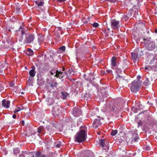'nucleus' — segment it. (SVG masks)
<instances>
[{
	"mask_svg": "<svg viewBox=\"0 0 157 157\" xmlns=\"http://www.w3.org/2000/svg\"><path fill=\"white\" fill-rule=\"evenodd\" d=\"M117 132L118 131L117 130H113L111 131V134L112 136H114L117 134Z\"/></svg>",
	"mask_w": 157,
	"mask_h": 157,
	"instance_id": "c756f323",
	"label": "nucleus"
},
{
	"mask_svg": "<svg viewBox=\"0 0 157 157\" xmlns=\"http://www.w3.org/2000/svg\"><path fill=\"white\" fill-rule=\"evenodd\" d=\"M72 113L75 117H78L81 115L82 111L79 107H75L72 110Z\"/></svg>",
	"mask_w": 157,
	"mask_h": 157,
	"instance_id": "423d86ee",
	"label": "nucleus"
},
{
	"mask_svg": "<svg viewBox=\"0 0 157 157\" xmlns=\"http://www.w3.org/2000/svg\"><path fill=\"white\" fill-rule=\"evenodd\" d=\"M99 25L96 22H95L92 24V26L93 27L96 28Z\"/></svg>",
	"mask_w": 157,
	"mask_h": 157,
	"instance_id": "ea45409f",
	"label": "nucleus"
},
{
	"mask_svg": "<svg viewBox=\"0 0 157 157\" xmlns=\"http://www.w3.org/2000/svg\"><path fill=\"white\" fill-rule=\"evenodd\" d=\"M16 151H17V152L18 153H19V151H18V150H15L13 152H14V154H16Z\"/></svg>",
	"mask_w": 157,
	"mask_h": 157,
	"instance_id": "603ef678",
	"label": "nucleus"
},
{
	"mask_svg": "<svg viewBox=\"0 0 157 157\" xmlns=\"http://www.w3.org/2000/svg\"><path fill=\"white\" fill-rule=\"evenodd\" d=\"M35 38L34 35L33 34L26 35L25 41L26 43L29 44L33 41Z\"/></svg>",
	"mask_w": 157,
	"mask_h": 157,
	"instance_id": "1a4fd4ad",
	"label": "nucleus"
},
{
	"mask_svg": "<svg viewBox=\"0 0 157 157\" xmlns=\"http://www.w3.org/2000/svg\"><path fill=\"white\" fill-rule=\"evenodd\" d=\"M38 42L39 44H41L44 41V38L41 35H38Z\"/></svg>",
	"mask_w": 157,
	"mask_h": 157,
	"instance_id": "4be33fe9",
	"label": "nucleus"
},
{
	"mask_svg": "<svg viewBox=\"0 0 157 157\" xmlns=\"http://www.w3.org/2000/svg\"><path fill=\"white\" fill-rule=\"evenodd\" d=\"M61 97L63 99H67V97L69 94L67 93L65 91H62L61 92Z\"/></svg>",
	"mask_w": 157,
	"mask_h": 157,
	"instance_id": "f3484780",
	"label": "nucleus"
},
{
	"mask_svg": "<svg viewBox=\"0 0 157 157\" xmlns=\"http://www.w3.org/2000/svg\"><path fill=\"white\" fill-rule=\"evenodd\" d=\"M143 84L145 86H148L149 85H150V82L148 78H146L143 83Z\"/></svg>",
	"mask_w": 157,
	"mask_h": 157,
	"instance_id": "412c9836",
	"label": "nucleus"
},
{
	"mask_svg": "<svg viewBox=\"0 0 157 157\" xmlns=\"http://www.w3.org/2000/svg\"><path fill=\"white\" fill-rule=\"evenodd\" d=\"M55 146L57 148H60L62 146V142L59 141H56L54 142Z\"/></svg>",
	"mask_w": 157,
	"mask_h": 157,
	"instance_id": "6ab92c4d",
	"label": "nucleus"
},
{
	"mask_svg": "<svg viewBox=\"0 0 157 157\" xmlns=\"http://www.w3.org/2000/svg\"><path fill=\"white\" fill-rule=\"evenodd\" d=\"M88 96V94H86V95H84V99H85L87 100V98H86V96Z\"/></svg>",
	"mask_w": 157,
	"mask_h": 157,
	"instance_id": "864d4df0",
	"label": "nucleus"
},
{
	"mask_svg": "<svg viewBox=\"0 0 157 157\" xmlns=\"http://www.w3.org/2000/svg\"><path fill=\"white\" fill-rule=\"evenodd\" d=\"M123 18L124 19H128L129 18V16H128L127 14H124V16H123Z\"/></svg>",
	"mask_w": 157,
	"mask_h": 157,
	"instance_id": "c03bdc74",
	"label": "nucleus"
},
{
	"mask_svg": "<svg viewBox=\"0 0 157 157\" xmlns=\"http://www.w3.org/2000/svg\"><path fill=\"white\" fill-rule=\"evenodd\" d=\"M32 68V69L29 71V74L31 77H33L35 76L36 73V71L35 70V67L34 66H33Z\"/></svg>",
	"mask_w": 157,
	"mask_h": 157,
	"instance_id": "2eb2a0df",
	"label": "nucleus"
},
{
	"mask_svg": "<svg viewBox=\"0 0 157 157\" xmlns=\"http://www.w3.org/2000/svg\"><path fill=\"white\" fill-rule=\"evenodd\" d=\"M138 8H136L137 9V10H135L134 11V15L133 16V17H135L136 18V17H137V15H138V14H139V13L138 12V11L137 10V9H139L140 8V7L139 6H138Z\"/></svg>",
	"mask_w": 157,
	"mask_h": 157,
	"instance_id": "7c9ffc66",
	"label": "nucleus"
},
{
	"mask_svg": "<svg viewBox=\"0 0 157 157\" xmlns=\"http://www.w3.org/2000/svg\"><path fill=\"white\" fill-rule=\"evenodd\" d=\"M62 108L59 105L54 106L52 110V114L55 116H57L60 114Z\"/></svg>",
	"mask_w": 157,
	"mask_h": 157,
	"instance_id": "39448f33",
	"label": "nucleus"
},
{
	"mask_svg": "<svg viewBox=\"0 0 157 157\" xmlns=\"http://www.w3.org/2000/svg\"><path fill=\"white\" fill-rule=\"evenodd\" d=\"M101 124V119H95L93 123L92 127L97 128Z\"/></svg>",
	"mask_w": 157,
	"mask_h": 157,
	"instance_id": "9d476101",
	"label": "nucleus"
},
{
	"mask_svg": "<svg viewBox=\"0 0 157 157\" xmlns=\"http://www.w3.org/2000/svg\"><path fill=\"white\" fill-rule=\"evenodd\" d=\"M59 49L60 50H62V51L64 52L65 51L66 49V47L64 46H63L59 48Z\"/></svg>",
	"mask_w": 157,
	"mask_h": 157,
	"instance_id": "4c0bfd02",
	"label": "nucleus"
},
{
	"mask_svg": "<svg viewBox=\"0 0 157 157\" xmlns=\"http://www.w3.org/2000/svg\"><path fill=\"white\" fill-rule=\"evenodd\" d=\"M138 2V0H128L125 2V4L129 7H134L136 6V4Z\"/></svg>",
	"mask_w": 157,
	"mask_h": 157,
	"instance_id": "0eeeda50",
	"label": "nucleus"
},
{
	"mask_svg": "<svg viewBox=\"0 0 157 157\" xmlns=\"http://www.w3.org/2000/svg\"><path fill=\"white\" fill-rule=\"evenodd\" d=\"M116 71L117 74H119L121 73V69L120 68H117L116 69Z\"/></svg>",
	"mask_w": 157,
	"mask_h": 157,
	"instance_id": "58836bf2",
	"label": "nucleus"
},
{
	"mask_svg": "<svg viewBox=\"0 0 157 157\" xmlns=\"http://www.w3.org/2000/svg\"><path fill=\"white\" fill-rule=\"evenodd\" d=\"M41 154L40 152H37L35 154L36 156V157H40L41 155Z\"/></svg>",
	"mask_w": 157,
	"mask_h": 157,
	"instance_id": "a19ab883",
	"label": "nucleus"
},
{
	"mask_svg": "<svg viewBox=\"0 0 157 157\" xmlns=\"http://www.w3.org/2000/svg\"><path fill=\"white\" fill-rule=\"evenodd\" d=\"M154 14H157V12H155Z\"/></svg>",
	"mask_w": 157,
	"mask_h": 157,
	"instance_id": "e2e57ef3",
	"label": "nucleus"
},
{
	"mask_svg": "<svg viewBox=\"0 0 157 157\" xmlns=\"http://www.w3.org/2000/svg\"><path fill=\"white\" fill-rule=\"evenodd\" d=\"M37 132L39 133L41 132L43 135L45 133V130L44 129L43 127L42 126H40L38 128Z\"/></svg>",
	"mask_w": 157,
	"mask_h": 157,
	"instance_id": "dca6fc26",
	"label": "nucleus"
},
{
	"mask_svg": "<svg viewBox=\"0 0 157 157\" xmlns=\"http://www.w3.org/2000/svg\"><path fill=\"white\" fill-rule=\"evenodd\" d=\"M16 117H17V116H16V115L15 114H13V116H12V117H13V118H14V119H15V118H16Z\"/></svg>",
	"mask_w": 157,
	"mask_h": 157,
	"instance_id": "3c124183",
	"label": "nucleus"
},
{
	"mask_svg": "<svg viewBox=\"0 0 157 157\" xmlns=\"http://www.w3.org/2000/svg\"><path fill=\"white\" fill-rule=\"evenodd\" d=\"M116 78L120 81L123 82V80H124L125 79L123 78L122 76H121L119 74H117V76Z\"/></svg>",
	"mask_w": 157,
	"mask_h": 157,
	"instance_id": "bb28decb",
	"label": "nucleus"
},
{
	"mask_svg": "<svg viewBox=\"0 0 157 157\" xmlns=\"http://www.w3.org/2000/svg\"><path fill=\"white\" fill-rule=\"evenodd\" d=\"M102 96L103 97H105V96H106V97H107V94L105 93V94H102Z\"/></svg>",
	"mask_w": 157,
	"mask_h": 157,
	"instance_id": "6e6d98bb",
	"label": "nucleus"
},
{
	"mask_svg": "<svg viewBox=\"0 0 157 157\" xmlns=\"http://www.w3.org/2000/svg\"><path fill=\"white\" fill-rule=\"evenodd\" d=\"M63 71H58L57 70L56 73V75H54V76H57L61 74H63Z\"/></svg>",
	"mask_w": 157,
	"mask_h": 157,
	"instance_id": "e433bc0d",
	"label": "nucleus"
},
{
	"mask_svg": "<svg viewBox=\"0 0 157 157\" xmlns=\"http://www.w3.org/2000/svg\"><path fill=\"white\" fill-rule=\"evenodd\" d=\"M10 103V101H7L4 99L2 101V105L3 107L8 109L10 107L9 104Z\"/></svg>",
	"mask_w": 157,
	"mask_h": 157,
	"instance_id": "4468645a",
	"label": "nucleus"
},
{
	"mask_svg": "<svg viewBox=\"0 0 157 157\" xmlns=\"http://www.w3.org/2000/svg\"><path fill=\"white\" fill-rule=\"evenodd\" d=\"M136 132H135V136H134L133 137H132V141H133V140L135 142H137L139 138L137 137V134L136 133Z\"/></svg>",
	"mask_w": 157,
	"mask_h": 157,
	"instance_id": "393cba45",
	"label": "nucleus"
},
{
	"mask_svg": "<svg viewBox=\"0 0 157 157\" xmlns=\"http://www.w3.org/2000/svg\"><path fill=\"white\" fill-rule=\"evenodd\" d=\"M57 85V82H52V83L50 85V86L52 88H53L54 87H56Z\"/></svg>",
	"mask_w": 157,
	"mask_h": 157,
	"instance_id": "2f4dec72",
	"label": "nucleus"
},
{
	"mask_svg": "<svg viewBox=\"0 0 157 157\" xmlns=\"http://www.w3.org/2000/svg\"><path fill=\"white\" fill-rule=\"evenodd\" d=\"M45 132H47V133L51 135L54 132V129L50 125H48L46 127L45 129Z\"/></svg>",
	"mask_w": 157,
	"mask_h": 157,
	"instance_id": "f8f14e48",
	"label": "nucleus"
},
{
	"mask_svg": "<svg viewBox=\"0 0 157 157\" xmlns=\"http://www.w3.org/2000/svg\"><path fill=\"white\" fill-rule=\"evenodd\" d=\"M141 82L138 80H135L131 83L130 90L133 93L139 91L141 84Z\"/></svg>",
	"mask_w": 157,
	"mask_h": 157,
	"instance_id": "f03ea898",
	"label": "nucleus"
},
{
	"mask_svg": "<svg viewBox=\"0 0 157 157\" xmlns=\"http://www.w3.org/2000/svg\"><path fill=\"white\" fill-rule=\"evenodd\" d=\"M35 3L38 6H43L44 2L43 1H36Z\"/></svg>",
	"mask_w": 157,
	"mask_h": 157,
	"instance_id": "a878e982",
	"label": "nucleus"
},
{
	"mask_svg": "<svg viewBox=\"0 0 157 157\" xmlns=\"http://www.w3.org/2000/svg\"><path fill=\"white\" fill-rule=\"evenodd\" d=\"M155 10H156V11L157 12V6L156 7Z\"/></svg>",
	"mask_w": 157,
	"mask_h": 157,
	"instance_id": "338daca9",
	"label": "nucleus"
},
{
	"mask_svg": "<svg viewBox=\"0 0 157 157\" xmlns=\"http://www.w3.org/2000/svg\"><path fill=\"white\" fill-rule=\"evenodd\" d=\"M4 89V88L1 84V83L0 82V92L2 91Z\"/></svg>",
	"mask_w": 157,
	"mask_h": 157,
	"instance_id": "a18cd8bd",
	"label": "nucleus"
},
{
	"mask_svg": "<svg viewBox=\"0 0 157 157\" xmlns=\"http://www.w3.org/2000/svg\"><path fill=\"white\" fill-rule=\"evenodd\" d=\"M111 62L112 66L115 67L116 66V57H115L114 56L112 57Z\"/></svg>",
	"mask_w": 157,
	"mask_h": 157,
	"instance_id": "a211bd4d",
	"label": "nucleus"
},
{
	"mask_svg": "<svg viewBox=\"0 0 157 157\" xmlns=\"http://www.w3.org/2000/svg\"><path fill=\"white\" fill-rule=\"evenodd\" d=\"M23 109V108H21L20 107H18L17 109H15L14 111L13 112L14 113H16L17 112H18L20 110Z\"/></svg>",
	"mask_w": 157,
	"mask_h": 157,
	"instance_id": "f704fd0d",
	"label": "nucleus"
},
{
	"mask_svg": "<svg viewBox=\"0 0 157 157\" xmlns=\"http://www.w3.org/2000/svg\"><path fill=\"white\" fill-rule=\"evenodd\" d=\"M124 62L123 63V65L122 67L124 69L125 68H126L127 66V64H126V60H124Z\"/></svg>",
	"mask_w": 157,
	"mask_h": 157,
	"instance_id": "c9c22d12",
	"label": "nucleus"
},
{
	"mask_svg": "<svg viewBox=\"0 0 157 157\" xmlns=\"http://www.w3.org/2000/svg\"><path fill=\"white\" fill-rule=\"evenodd\" d=\"M132 59L133 62H136L140 58L137 54L134 51V52L132 53Z\"/></svg>",
	"mask_w": 157,
	"mask_h": 157,
	"instance_id": "ddd939ff",
	"label": "nucleus"
},
{
	"mask_svg": "<svg viewBox=\"0 0 157 157\" xmlns=\"http://www.w3.org/2000/svg\"><path fill=\"white\" fill-rule=\"evenodd\" d=\"M107 1L110 2L112 3H115L119 1V0H106Z\"/></svg>",
	"mask_w": 157,
	"mask_h": 157,
	"instance_id": "37998d69",
	"label": "nucleus"
},
{
	"mask_svg": "<svg viewBox=\"0 0 157 157\" xmlns=\"http://www.w3.org/2000/svg\"><path fill=\"white\" fill-rule=\"evenodd\" d=\"M86 132L84 130H81L78 132L75 136V139L78 142H81L86 139Z\"/></svg>",
	"mask_w": 157,
	"mask_h": 157,
	"instance_id": "7ed1b4c3",
	"label": "nucleus"
},
{
	"mask_svg": "<svg viewBox=\"0 0 157 157\" xmlns=\"http://www.w3.org/2000/svg\"><path fill=\"white\" fill-rule=\"evenodd\" d=\"M111 109L112 110H114V109L113 107H112Z\"/></svg>",
	"mask_w": 157,
	"mask_h": 157,
	"instance_id": "052dcab7",
	"label": "nucleus"
},
{
	"mask_svg": "<svg viewBox=\"0 0 157 157\" xmlns=\"http://www.w3.org/2000/svg\"><path fill=\"white\" fill-rule=\"evenodd\" d=\"M28 155L27 151H23L21 154L19 155L18 157H26Z\"/></svg>",
	"mask_w": 157,
	"mask_h": 157,
	"instance_id": "b1692460",
	"label": "nucleus"
},
{
	"mask_svg": "<svg viewBox=\"0 0 157 157\" xmlns=\"http://www.w3.org/2000/svg\"><path fill=\"white\" fill-rule=\"evenodd\" d=\"M99 143H100V145H101L102 147H104L105 145V144L104 140H100Z\"/></svg>",
	"mask_w": 157,
	"mask_h": 157,
	"instance_id": "cd10ccee",
	"label": "nucleus"
},
{
	"mask_svg": "<svg viewBox=\"0 0 157 157\" xmlns=\"http://www.w3.org/2000/svg\"><path fill=\"white\" fill-rule=\"evenodd\" d=\"M145 69L146 70H147V71L151 70V67H145Z\"/></svg>",
	"mask_w": 157,
	"mask_h": 157,
	"instance_id": "49530a36",
	"label": "nucleus"
},
{
	"mask_svg": "<svg viewBox=\"0 0 157 157\" xmlns=\"http://www.w3.org/2000/svg\"><path fill=\"white\" fill-rule=\"evenodd\" d=\"M145 49L143 50L140 48H137L135 49V52L140 58L142 56L144 55V52H145Z\"/></svg>",
	"mask_w": 157,
	"mask_h": 157,
	"instance_id": "9b49d317",
	"label": "nucleus"
},
{
	"mask_svg": "<svg viewBox=\"0 0 157 157\" xmlns=\"http://www.w3.org/2000/svg\"><path fill=\"white\" fill-rule=\"evenodd\" d=\"M57 70H55V69H52L50 71V73L52 75H54V74L56 75V73Z\"/></svg>",
	"mask_w": 157,
	"mask_h": 157,
	"instance_id": "72a5a7b5",
	"label": "nucleus"
},
{
	"mask_svg": "<svg viewBox=\"0 0 157 157\" xmlns=\"http://www.w3.org/2000/svg\"><path fill=\"white\" fill-rule=\"evenodd\" d=\"M26 54L29 56H30L34 54V52L31 49L28 48L26 52Z\"/></svg>",
	"mask_w": 157,
	"mask_h": 157,
	"instance_id": "aec40b11",
	"label": "nucleus"
},
{
	"mask_svg": "<svg viewBox=\"0 0 157 157\" xmlns=\"http://www.w3.org/2000/svg\"><path fill=\"white\" fill-rule=\"evenodd\" d=\"M66 0H57V1L60 3H62L66 1Z\"/></svg>",
	"mask_w": 157,
	"mask_h": 157,
	"instance_id": "de8ad7c7",
	"label": "nucleus"
},
{
	"mask_svg": "<svg viewBox=\"0 0 157 157\" xmlns=\"http://www.w3.org/2000/svg\"><path fill=\"white\" fill-rule=\"evenodd\" d=\"M40 157H46V155H42Z\"/></svg>",
	"mask_w": 157,
	"mask_h": 157,
	"instance_id": "4d7b16f0",
	"label": "nucleus"
},
{
	"mask_svg": "<svg viewBox=\"0 0 157 157\" xmlns=\"http://www.w3.org/2000/svg\"><path fill=\"white\" fill-rule=\"evenodd\" d=\"M151 70L155 71H157V65H155L153 66L152 67H151Z\"/></svg>",
	"mask_w": 157,
	"mask_h": 157,
	"instance_id": "473e14b6",
	"label": "nucleus"
},
{
	"mask_svg": "<svg viewBox=\"0 0 157 157\" xmlns=\"http://www.w3.org/2000/svg\"><path fill=\"white\" fill-rule=\"evenodd\" d=\"M149 38H144V43L145 48L149 51L154 50L156 47L155 43L154 41H151Z\"/></svg>",
	"mask_w": 157,
	"mask_h": 157,
	"instance_id": "f257e3e1",
	"label": "nucleus"
},
{
	"mask_svg": "<svg viewBox=\"0 0 157 157\" xmlns=\"http://www.w3.org/2000/svg\"><path fill=\"white\" fill-rule=\"evenodd\" d=\"M137 77V78L138 79V80H139V79H140V78H141V77L140 76H138Z\"/></svg>",
	"mask_w": 157,
	"mask_h": 157,
	"instance_id": "5fc2aeb1",
	"label": "nucleus"
},
{
	"mask_svg": "<svg viewBox=\"0 0 157 157\" xmlns=\"http://www.w3.org/2000/svg\"><path fill=\"white\" fill-rule=\"evenodd\" d=\"M21 30V33L22 35H23L25 33L24 30L22 29V27L21 26H20L19 29L18 30H17V32H18L20 31V30Z\"/></svg>",
	"mask_w": 157,
	"mask_h": 157,
	"instance_id": "c85d7f7f",
	"label": "nucleus"
},
{
	"mask_svg": "<svg viewBox=\"0 0 157 157\" xmlns=\"http://www.w3.org/2000/svg\"><path fill=\"white\" fill-rule=\"evenodd\" d=\"M22 125H23V126H24V121H23V124H22Z\"/></svg>",
	"mask_w": 157,
	"mask_h": 157,
	"instance_id": "69168bd1",
	"label": "nucleus"
},
{
	"mask_svg": "<svg viewBox=\"0 0 157 157\" xmlns=\"http://www.w3.org/2000/svg\"><path fill=\"white\" fill-rule=\"evenodd\" d=\"M21 94H24V92H21Z\"/></svg>",
	"mask_w": 157,
	"mask_h": 157,
	"instance_id": "0e129e2a",
	"label": "nucleus"
},
{
	"mask_svg": "<svg viewBox=\"0 0 157 157\" xmlns=\"http://www.w3.org/2000/svg\"><path fill=\"white\" fill-rule=\"evenodd\" d=\"M90 152V151L88 150L86 151L83 154L82 157H90L89 156Z\"/></svg>",
	"mask_w": 157,
	"mask_h": 157,
	"instance_id": "5701e85b",
	"label": "nucleus"
},
{
	"mask_svg": "<svg viewBox=\"0 0 157 157\" xmlns=\"http://www.w3.org/2000/svg\"><path fill=\"white\" fill-rule=\"evenodd\" d=\"M64 76V75L63 74H61L57 76H56L57 78H62Z\"/></svg>",
	"mask_w": 157,
	"mask_h": 157,
	"instance_id": "79ce46f5",
	"label": "nucleus"
},
{
	"mask_svg": "<svg viewBox=\"0 0 157 157\" xmlns=\"http://www.w3.org/2000/svg\"><path fill=\"white\" fill-rule=\"evenodd\" d=\"M145 54L147 56V60L149 62L150 64H152L155 62L156 58L155 54L150 53L148 51L145 52Z\"/></svg>",
	"mask_w": 157,
	"mask_h": 157,
	"instance_id": "20e7f679",
	"label": "nucleus"
},
{
	"mask_svg": "<svg viewBox=\"0 0 157 157\" xmlns=\"http://www.w3.org/2000/svg\"><path fill=\"white\" fill-rule=\"evenodd\" d=\"M65 69L64 67H63V71H64Z\"/></svg>",
	"mask_w": 157,
	"mask_h": 157,
	"instance_id": "680f3d73",
	"label": "nucleus"
},
{
	"mask_svg": "<svg viewBox=\"0 0 157 157\" xmlns=\"http://www.w3.org/2000/svg\"><path fill=\"white\" fill-rule=\"evenodd\" d=\"M111 27L113 29H117L120 27V22L116 19H112L111 21Z\"/></svg>",
	"mask_w": 157,
	"mask_h": 157,
	"instance_id": "6e6552de",
	"label": "nucleus"
},
{
	"mask_svg": "<svg viewBox=\"0 0 157 157\" xmlns=\"http://www.w3.org/2000/svg\"><path fill=\"white\" fill-rule=\"evenodd\" d=\"M155 33H157V29L155 30Z\"/></svg>",
	"mask_w": 157,
	"mask_h": 157,
	"instance_id": "13d9d810",
	"label": "nucleus"
},
{
	"mask_svg": "<svg viewBox=\"0 0 157 157\" xmlns=\"http://www.w3.org/2000/svg\"><path fill=\"white\" fill-rule=\"evenodd\" d=\"M69 72L70 73H73V74L74 73V71L72 70V69H70L69 71Z\"/></svg>",
	"mask_w": 157,
	"mask_h": 157,
	"instance_id": "09e8293b",
	"label": "nucleus"
},
{
	"mask_svg": "<svg viewBox=\"0 0 157 157\" xmlns=\"http://www.w3.org/2000/svg\"><path fill=\"white\" fill-rule=\"evenodd\" d=\"M106 71L108 73H111V72H112V71L111 70L107 69L106 70Z\"/></svg>",
	"mask_w": 157,
	"mask_h": 157,
	"instance_id": "8fccbe9b",
	"label": "nucleus"
},
{
	"mask_svg": "<svg viewBox=\"0 0 157 157\" xmlns=\"http://www.w3.org/2000/svg\"><path fill=\"white\" fill-rule=\"evenodd\" d=\"M112 157H117V156H116V155H113Z\"/></svg>",
	"mask_w": 157,
	"mask_h": 157,
	"instance_id": "bf43d9fd",
	"label": "nucleus"
}]
</instances>
